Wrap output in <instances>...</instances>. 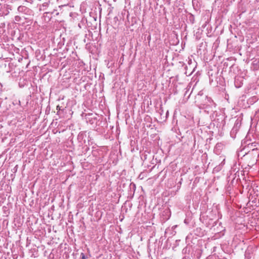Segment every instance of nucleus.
I'll use <instances>...</instances> for the list:
<instances>
[{"mask_svg":"<svg viewBox=\"0 0 259 259\" xmlns=\"http://www.w3.org/2000/svg\"><path fill=\"white\" fill-rule=\"evenodd\" d=\"M238 130V127H237V125H235V126L233 127V128L232 129V130H231V133H230V135H231V136L232 137H234L233 136V135L234 134H235L237 133V132Z\"/></svg>","mask_w":259,"mask_h":259,"instance_id":"20e7f679","label":"nucleus"},{"mask_svg":"<svg viewBox=\"0 0 259 259\" xmlns=\"http://www.w3.org/2000/svg\"><path fill=\"white\" fill-rule=\"evenodd\" d=\"M17 10L19 13L22 15V17L26 20L29 19V17L33 15V11L25 6H19Z\"/></svg>","mask_w":259,"mask_h":259,"instance_id":"f257e3e1","label":"nucleus"},{"mask_svg":"<svg viewBox=\"0 0 259 259\" xmlns=\"http://www.w3.org/2000/svg\"><path fill=\"white\" fill-rule=\"evenodd\" d=\"M225 159H224L223 161L221 163V164L220 165H219V166H216L215 168H214V169L217 171H219L220 170L221 168H222V166L223 165V164H224V161Z\"/></svg>","mask_w":259,"mask_h":259,"instance_id":"423d86ee","label":"nucleus"},{"mask_svg":"<svg viewBox=\"0 0 259 259\" xmlns=\"http://www.w3.org/2000/svg\"><path fill=\"white\" fill-rule=\"evenodd\" d=\"M206 98H207V100H208V101L209 102V105L204 104V105H203V106L201 107L200 108L207 109H208V107H209L210 106H212V105H214V103H213V102L212 100H211L210 99L207 98V97H206Z\"/></svg>","mask_w":259,"mask_h":259,"instance_id":"7ed1b4c3","label":"nucleus"},{"mask_svg":"<svg viewBox=\"0 0 259 259\" xmlns=\"http://www.w3.org/2000/svg\"><path fill=\"white\" fill-rule=\"evenodd\" d=\"M256 114H259V109L256 111Z\"/></svg>","mask_w":259,"mask_h":259,"instance_id":"ddd939ff","label":"nucleus"},{"mask_svg":"<svg viewBox=\"0 0 259 259\" xmlns=\"http://www.w3.org/2000/svg\"><path fill=\"white\" fill-rule=\"evenodd\" d=\"M22 17H21L20 16H16L15 17V21L16 22H20L21 20Z\"/></svg>","mask_w":259,"mask_h":259,"instance_id":"6e6552de","label":"nucleus"},{"mask_svg":"<svg viewBox=\"0 0 259 259\" xmlns=\"http://www.w3.org/2000/svg\"><path fill=\"white\" fill-rule=\"evenodd\" d=\"M80 257H81V259H87L84 254L83 253H81L80 254Z\"/></svg>","mask_w":259,"mask_h":259,"instance_id":"9d476101","label":"nucleus"},{"mask_svg":"<svg viewBox=\"0 0 259 259\" xmlns=\"http://www.w3.org/2000/svg\"><path fill=\"white\" fill-rule=\"evenodd\" d=\"M258 99L256 96H253L249 99L248 101L250 103L252 104L257 101Z\"/></svg>","mask_w":259,"mask_h":259,"instance_id":"39448f33","label":"nucleus"},{"mask_svg":"<svg viewBox=\"0 0 259 259\" xmlns=\"http://www.w3.org/2000/svg\"><path fill=\"white\" fill-rule=\"evenodd\" d=\"M225 159H224L223 161L221 163V164L220 165H219V166H216L215 168H214V169L217 171H219L220 170L221 168H222V166L223 165V164H224V161Z\"/></svg>","mask_w":259,"mask_h":259,"instance_id":"0eeeda50","label":"nucleus"},{"mask_svg":"<svg viewBox=\"0 0 259 259\" xmlns=\"http://www.w3.org/2000/svg\"><path fill=\"white\" fill-rule=\"evenodd\" d=\"M57 110H61V108L59 105L57 106Z\"/></svg>","mask_w":259,"mask_h":259,"instance_id":"f8f14e48","label":"nucleus"},{"mask_svg":"<svg viewBox=\"0 0 259 259\" xmlns=\"http://www.w3.org/2000/svg\"><path fill=\"white\" fill-rule=\"evenodd\" d=\"M17 166H18V165H16V166L14 167V168H13V171L14 172H16V171H17Z\"/></svg>","mask_w":259,"mask_h":259,"instance_id":"9b49d317","label":"nucleus"},{"mask_svg":"<svg viewBox=\"0 0 259 259\" xmlns=\"http://www.w3.org/2000/svg\"><path fill=\"white\" fill-rule=\"evenodd\" d=\"M84 135L83 134H79L78 136V139H82L83 138Z\"/></svg>","mask_w":259,"mask_h":259,"instance_id":"1a4fd4ad","label":"nucleus"},{"mask_svg":"<svg viewBox=\"0 0 259 259\" xmlns=\"http://www.w3.org/2000/svg\"><path fill=\"white\" fill-rule=\"evenodd\" d=\"M234 84H235V86L236 87V88H240L243 84L242 80V79L240 80L239 78L235 79V81H234Z\"/></svg>","mask_w":259,"mask_h":259,"instance_id":"f03ea898","label":"nucleus"}]
</instances>
